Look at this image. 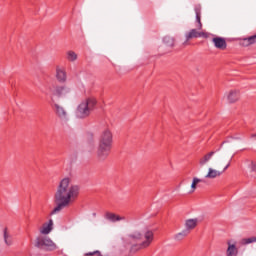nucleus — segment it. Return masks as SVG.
<instances>
[{
    "mask_svg": "<svg viewBox=\"0 0 256 256\" xmlns=\"http://www.w3.org/2000/svg\"><path fill=\"white\" fill-rule=\"evenodd\" d=\"M238 254H239V250H237V247L235 246V244H231V242H228L226 256H237Z\"/></svg>",
    "mask_w": 256,
    "mask_h": 256,
    "instance_id": "obj_18",
    "label": "nucleus"
},
{
    "mask_svg": "<svg viewBox=\"0 0 256 256\" xmlns=\"http://www.w3.org/2000/svg\"><path fill=\"white\" fill-rule=\"evenodd\" d=\"M41 93H43L44 95H49V90L42 88L40 89Z\"/></svg>",
    "mask_w": 256,
    "mask_h": 256,
    "instance_id": "obj_28",
    "label": "nucleus"
},
{
    "mask_svg": "<svg viewBox=\"0 0 256 256\" xmlns=\"http://www.w3.org/2000/svg\"><path fill=\"white\" fill-rule=\"evenodd\" d=\"M229 167H231V159L228 161V163L223 168H221L223 173H225V171H227L229 169Z\"/></svg>",
    "mask_w": 256,
    "mask_h": 256,
    "instance_id": "obj_26",
    "label": "nucleus"
},
{
    "mask_svg": "<svg viewBox=\"0 0 256 256\" xmlns=\"http://www.w3.org/2000/svg\"><path fill=\"white\" fill-rule=\"evenodd\" d=\"M214 155H215V151H210V152L206 153L203 157H201L199 159V165L201 167H205V165H207V163H209V161H211V159H213Z\"/></svg>",
    "mask_w": 256,
    "mask_h": 256,
    "instance_id": "obj_16",
    "label": "nucleus"
},
{
    "mask_svg": "<svg viewBox=\"0 0 256 256\" xmlns=\"http://www.w3.org/2000/svg\"><path fill=\"white\" fill-rule=\"evenodd\" d=\"M189 233V230L184 229L181 232L175 234L174 239L175 241H183V239H185V237H187Z\"/></svg>",
    "mask_w": 256,
    "mask_h": 256,
    "instance_id": "obj_22",
    "label": "nucleus"
},
{
    "mask_svg": "<svg viewBox=\"0 0 256 256\" xmlns=\"http://www.w3.org/2000/svg\"><path fill=\"white\" fill-rule=\"evenodd\" d=\"M66 59H67V61H70L71 63H75V61H77V59H78V55H77V53H75V51L69 50L66 52Z\"/></svg>",
    "mask_w": 256,
    "mask_h": 256,
    "instance_id": "obj_21",
    "label": "nucleus"
},
{
    "mask_svg": "<svg viewBox=\"0 0 256 256\" xmlns=\"http://www.w3.org/2000/svg\"><path fill=\"white\" fill-rule=\"evenodd\" d=\"M244 166L250 173H256V161L251 158H246L244 160Z\"/></svg>",
    "mask_w": 256,
    "mask_h": 256,
    "instance_id": "obj_17",
    "label": "nucleus"
},
{
    "mask_svg": "<svg viewBox=\"0 0 256 256\" xmlns=\"http://www.w3.org/2000/svg\"><path fill=\"white\" fill-rule=\"evenodd\" d=\"M255 43H256V34L247 38H242L240 40V45L242 47H251V45H255Z\"/></svg>",
    "mask_w": 256,
    "mask_h": 256,
    "instance_id": "obj_15",
    "label": "nucleus"
},
{
    "mask_svg": "<svg viewBox=\"0 0 256 256\" xmlns=\"http://www.w3.org/2000/svg\"><path fill=\"white\" fill-rule=\"evenodd\" d=\"M77 197H79V186L73 184L71 178H63L60 180L54 194L56 207L51 211L50 215L61 213L63 209H66L71 203H74Z\"/></svg>",
    "mask_w": 256,
    "mask_h": 256,
    "instance_id": "obj_1",
    "label": "nucleus"
},
{
    "mask_svg": "<svg viewBox=\"0 0 256 256\" xmlns=\"http://www.w3.org/2000/svg\"><path fill=\"white\" fill-rule=\"evenodd\" d=\"M222 165H223V162H216L214 164V168L209 167L205 178L206 179H217L218 177H221V175H223V170L221 169Z\"/></svg>",
    "mask_w": 256,
    "mask_h": 256,
    "instance_id": "obj_7",
    "label": "nucleus"
},
{
    "mask_svg": "<svg viewBox=\"0 0 256 256\" xmlns=\"http://www.w3.org/2000/svg\"><path fill=\"white\" fill-rule=\"evenodd\" d=\"M97 100L95 98H87L82 101L76 109V117L78 119H87L91 115V111L95 109Z\"/></svg>",
    "mask_w": 256,
    "mask_h": 256,
    "instance_id": "obj_5",
    "label": "nucleus"
},
{
    "mask_svg": "<svg viewBox=\"0 0 256 256\" xmlns=\"http://www.w3.org/2000/svg\"><path fill=\"white\" fill-rule=\"evenodd\" d=\"M203 180L194 177L192 180V184H191V190L190 193H195V189H197V185H199V183H201Z\"/></svg>",
    "mask_w": 256,
    "mask_h": 256,
    "instance_id": "obj_24",
    "label": "nucleus"
},
{
    "mask_svg": "<svg viewBox=\"0 0 256 256\" xmlns=\"http://www.w3.org/2000/svg\"><path fill=\"white\" fill-rule=\"evenodd\" d=\"M203 28H199V22H196V28L191 29L189 32L185 34L186 41H189L191 39H197L202 37L203 39H209V35H211L208 32L201 31Z\"/></svg>",
    "mask_w": 256,
    "mask_h": 256,
    "instance_id": "obj_6",
    "label": "nucleus"
},
{
    "mask_svg": "<svg viewBox=\"0 0 256 256\" xmlns=\"http://www.w3.org/2000/svg\"><path fill=\"white\" fill-rule=\"evenodd\" d=\"M251 243H256V237L244 238L241 240L242 245H249Z\"/></svg>",
    "mask_w": 256,
    "mask_h": 256,
    "instance_id": "obj_25",
    "label": "nucleus"
},
{
    "mask_svg": "<svg viewBox=\"0 0 256 256\" xmlns=\"http://www.w3.org/2000/svg\"><path fill=\"white\" fill-rule=\"evenodd\" d=\"M212 43L216 49L220 51H225L227 49V40L223 37L216 36L212 39Z\"/></svg>",
    "mask_w": 256,
    "mask_h": 256,
    "instance_id": "obj_11",
    "label": "nucleus"
},
{
    "mask_svg": "<svg viewBox=\"0 0 256 256\" xmlns=\"http://www.w3.org/2000/svg\"><path fill=\"white\" fill-rule=\"evenodd\" d=\"M105 219L111 221V223H117V221H125V216H119L115 213L106 212Z\"/></svg>",
    "mask_w": 256,
    "mask_h": 256,
    "instance_id": "obj_14",
    "label": "nucleus"
},
{
    "mask_svg": "<svg viewBox=\"0 0 256 256\" xmlns=\"http://www.w3.org/2000/svg\"><path fill=\"white\" fill-rule=\"evenodd\" d=\"M163 42L165 45H167V47H173V45H175V39L171 36H165L163 38Z\"/></svg>",
    "mask_w": 256,
    "mask_h": 256,
    "instance_id": "obj_23",
    "label": "nucleus"
},
{
    "mask_svg": "<svg viewBox=\"0 0 256 256\" xmlns=\"http://www.w3.org/2000/svg\"><path fill=\"white\" fill-rule=\"evenodd\" d=\"M113 147V132L109 128H105L101 131L98 138V147L96 155L100 161H105L111 153Z\"/></svg>",
    "mask_w": 256,
    "mask_h": 256,
    "instance_id": "obj_2",
    "label": "nucleus"
},
{
    "mask_svg": "<svg viewBox=\"0 0 256 256\" xmlns=\"http://www.w3.org/2000/svg\"><path fill=\"white\" fill-rule=\"evenodd\" d=\"M86 255H87V256H92V255L102 256V255H101V252H99V251L89 252V253H86Z\"/></svg>",
    "mask_w": 256,
    "mask_h": 256,
    "instance_id": "obj_27",
    "label": "nucleus"
},
{
    "mask_svg": "<svg viewBox=\"0 0 256 256\" xmlns=\"http://www.w3.org/2000/svg\"><path fill=\"white\" fill-rule=\"evenodd\" d=\"M71 93V89L67 86H58L54 92L57 97H67Z\"/></svg>",
    "mask_w": 256,
    "mask_h": 256,
    "instance_id": "obj_13",
    "label": "nucleus"
},
{
    "mask_svg": "<svg viewBox=\"0 0 256 256\" xmlns=\"http://www.w3.org/2000/svg\"><path fill=\"white\" fill-rule=\"evenodd\" d=\"M197 225H199V218L186 219L184 222L185 230L188 231V233H191V231H193Z\"/></svg>",
    "mask_w": 256,
    "mask_h": 256,
    "instance_id": "obj_12",
    "label": "nucleus"
},
{
    "mask_svg": "<svg viewBox=\"0 0 256 256\" xmlns=\"http://www.w3.org/2000/svg\"><path fill=\"white\" fill-rule=\"evenodd\" d=\"M228 103H237L241 99V92L237 89L230 90L225 93Z\"/></svg>",
    "mask_w": 256,
    "mask_h": 256,
    "instance_id": "obj_8",
    "label": "nucleus"
},
{
    "mask_svg": "<svg viewBox=\"0 0 256 256\" xmlns=\"http://www.w3.org/2000/svg\"><path fill=\"white\" fill-rule=\"evenodd\" d=\"M155 239V233L153 230L145 229L143 232L134 231L128 235L129 241H142L138 245H134L131 248V251H137L139 249H147V247L151 246Z\"/></svg>",
    "mask_w": 256,
    "mask_h": 256,
    "instance_id": "obj_4",
    "label": "nucleus"
},
{
    "mask_svg": "<svg viewBox=\"0 0 256 256\" xmlns=\"http://www.w3.org/2000/svg\"><path fill=\"white\" fill-rule=\"evenodd\" d=\"M252 137H255V138H256V134H252Z\"/></svg>",
    "mask_w": 256,
    "mask_h": 256,
    "instance_id": "obj_29",
    "label": "nucleus"
},
{
    "mask_svg": "<svg viewBox=\"0 0 256 256\" xmlns=\"http://www.w3.org/2000/svg\"><path fill=\"white\" fill-rule=\"evenodd\" d=\"M53 231V221L49 220L47 223H44L42 227L40 228L41 235L38 236L35 240L34 245L38 249H46L47 251H55L57 249V244L51 240L48 236L49 233Z\"/></svg>",
    "mask_w": 256,
    "mask_h": 256,
    "instance_id": "obj_3",
    "label": "nucleus"
},
{
    "mask_svg": "<svg viewBox=\"0 0 256 256\" xmlns=\"http://www.w3.org/2000/svg\"><path fill=\"white\" fill-rule=\"evenodd\" d=\"M194 11L196 13V23H198V29H203V23H201V6H195Z\"/></svg>",
    "mask_w": 256,
    "mask_h": 256,
    "instance_id": "obj_19",
    "label": "nucleus"
},
{
    "mask_svg": "<svg viewBox=\"0 0 256 256\" xmlns=\"http://www.w3.org/2000/svg\"><path fill=\"white\" fill-rule=\"evenodd\" d=\"M55 77L59 83H65L67 81V70L63 66H56Z\"/></svg>",
    "mask_w": 256,
    "mask_h": 256,
    "instance_id": "obj_10",
    "label": "nucleus"
},
{
    "mask_svg": "<svg viewBox=\"0 0 256 256\" xmlns=\"http://www.w3.org/2000/svg\"><path fill=\"white\" fill-rule=\"evenodd\" d=\"M3 237L5 245L11 247V245H13V238L11 237V234H9V232L7 231V228H5L3 231Z\"/></svg>",
    "mask_w": 256,
    "mask_h": 256,
    "instance_id": "obj_20",
    "label": "nucleus"
},
{
    "mask_svg": "<svg viewBox=\"0 0 256 256\" xmlns=\"http://www.w3.org/2000/svg\"><path fill=\"white\" fill-rule=\"evenodd\" d=\"M54 109L57 117H59L61 121H69V113H67V110H65L63 106L54 104Z\"/></svg>",
    "mask_w": 256,
    "mask_h": 256,
    "instance_id": "obj_9",
    "label": "nucleus"
}]
</instances>
